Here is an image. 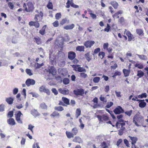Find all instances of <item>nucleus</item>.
Masks as SVG:
<instances>
[{
	"label": "nucleus",
	"instance_id": "nucleus-1",
	"mask_svg": "<svg viewBox=\"0 0 148 148\" xmlns=\"http://www.w3.org/2000/svg\"><path fill=\"white\" fill-rule=\"evenodd\" d=\"M97 117L98 119L99 123L104 121L106 122L109 119V117L105 114L102 115H97Z\"/></svg>",
	"mask_w": 148,
	"mask_h": 148
},
{
	"label": "nucleus",
	"instance_id": "nucleus-2",
	"mask_svg": "<svg viewBox=\"0 0 148 148\" xmlns=\"http://www.w3.org/2000/svg\"><path fill=\"white\" fill-rule=\"evenodd\" d=\"M43 14L42 12H40L39 14H36L34 17V20L36 21L40 22L41 21L42 19Z\"/></svg>",
	"mask_w": 148,
	"mask_h": 148
},
{
	"label": "nucleus",
	"instance_id": "nucleus-3",
	"mask_svg": "<svg viewBox=\"0 0 148 148\" xmlns=\"http://www.w3.org/2000/svg\"><path fill=\"white\" fill-rule=\"evenodd\" d=\"M21 115H23V114L21 113L20 111H19L18 113L16 114V119L17 121L19 123L22 124L23 122L20 119V116Z\"/></svg>",
	"mask_w": 148,
	"mask_h": 148
},
{
	"label": "nucleus",
	"instance_id": "nucleus-4",
	"mask_svg": "<svg viewBox=\"0 0 148 148\" xmlns=\"http://www.w3.org/2000/svg\"><path fill=\"white\" fill-rule=\"evenodd\" d=\"M114 112L116 114H120L124 112V110L120 106H118L114 110Z\"/></svg>",
	"mask_w": 148,
	"mask_h": 148
},
{
	"label": "nucleus",
	"instance_id": "nucleus-5",
	"mask_svg": "<svg viewBox=\"0 0 148 148\" xmlns=\"http://www.w3.org/2000/svg\"><path fill=\"white\" fill-rule=\"evenodd\" d=\"M94 41H87L84 43V45L86 48H90L95 43Z\"/></svg>",
	"mask_w": 148,
	"mask_h": 148
},
{
	"label": "nucleus",
	"instance_id": "nucleus-6",
	"mask_svg": "<svg viewBox=\"0 0 148 148\" xmlns=\"http://www.w3.org/2000/svg\"><path fill=\"white\" fill-rule=\"evenodd\" d=\"M74 94L77 95H82L84 93V90L83 89L81 88L75 90L73 91Z\"/></svg>",
	"mask_w": 148,
	"mask_h": 148
},
{
	"label": "nucleus",
	"instance_id": "nucleus-7",
	"mask_svg": "<svg viewBox=\"0 0 148 148\" xmlns=\"http://www.w3.org/2000/svg\"><path fill=\"white\" fill-rule=\"evenodd\" d=\"M25 83L28 86H29L31 85H34L35 83V81L33 79H28L26 80Z\"/></svg>",
	"mask_w": 148,
	"mask_h": 148
},
{
	"label": "nucleus",
	"instance_id": "nucleus-8",
	"mask_svg": "<svg viewBox=\"0 0 148 148\" xmlns=\"http://www.w3.org/2000/svg\"><path fill=\"white\" fill-rule=\"evenodd\" d=\"M76 56L75 53L73 51H70L68 53V58L70 60L74 59Z\"/></svg>",
	"mask_w": 148,
	"mask_h": 148
},
{
	"label": "nucleus",
	"instance_id": "nucleus-9",
	"mask_svg": "<svg viewBox=\"0 0 148 148\" xmlns=\"http://www.w3.org/2000/svg\"><path fill=\"white\" fill-rule=\"evenodd\" d=\"M48 69V71L50 74H51L53 75L56 74V71L54 67H49Z\"/></svg>",
	"mask_w": 148,
	"mask_h": 148
},
{
	"label": "nucleus",
	"instance_id": "nucleus-10",
	"mask_svg": "<svg viewBox=\"0 0 148 148\" xmlns=\"http://www.w3.org/2000/svg\"><path fill=\"white\" fill-rule=\"evenodd\" d=\"M73 141L75 143H82L83 142L82 140L79 136H76L73 140Z\"/></svg>",
	"mask_w": 148,
	"mask_h": 148
},
{
	"label": "nucleus",
	"instance_id": "nucleus-11",
	"mask_svg": "<svg viewBox=\"0 0 148 148\" xmlns=\"http://www.w3.org/2000/svg\"><path fill=\"white\" fill-rule=\"evenodd\" d=\"M109 145V142L107 141L106 142H103L101 143V146L102 148H108Z\"/></svg>",
	"mask_w": 148,
	"mask_h": 148
},
{
	"label": "nucleus",
	"instance_id": "nucleus-12",
	"mask_svg": "<svg viewBox=\"0 0 148 148\" xmlns=\"http://www.w3.org/2000/svg\"><path fill=\"white\" fill-rule=\"evenodd\" d=\"M128 137L130 138V139L132 140V144L134 145L138 140L137 138L135 137H132L130 136H129Z\"/></svg>",
	"mask_w": 148,
	"mask_h": 148
},
{
	"label": "nucleus",
	"instance_id": "nucleus-13",
	"mask_svg": "<svg viewBox=\"0 0 148 148\" xmlns=\"http://www.w3.org/2000/svg\"><path fill=\"white\" fill-rule=\"evenodd\" d=\"M7 123L10 125H13L16 124L14 119L12 118H10L7 120Z\"/></svg>",
	"mask_w": 148,
	"mask_h": 148
},
{
	"label": "nucleus",
	"instance_id": "nucleus-14",
	"mask_svg": "<svg viewBox=\"0 0 148 148\" xmlns=\"http://www.w3.org/2000/svg\"><path fill=\"white\" fill-rule=\"evenodd\" d=\"M59 92L63 94H67L69 93V91L67 89H63L62 88H59L58 90Z\"/></svg>",
	"mask_w": 148,
	"mask_h": 148
},
{
	"label": "nucleus",
	"instance_id": "nucleus-15",
	"mask_svg": "<svg viewBox=\"0 0 148 148\" xmlns=\"http://www.w3.org/2000/svg\"><path fill=\"white\" fill-rule=\"evenodd\" d=\"M14 100V99L12 97L7 98L5 99L6 101L9 104H12Z\"/></svg>",
	"mask_w": 148,
	"mask_h": 148
},
{
	"label": "nucleus",
	"instance_id": "nucleus-16",
	"mask_svg": "<svg viewBox=\"0 0 148 148\" xmlns=\"http://www.w3.org/2000/svg\"><path fill=\"white\" fill-rule=\"evenodd\" d=\"M125 122H124L122 123H119V122H117L116 123V127L118 128L119 127V125H120L121 126V130L123 131V130L125 129V127H123V126H124L125 125Z\"/></svg>",
	"mask_w": 148,
	"mask_h": 148
},
{
	"label": "nucleus",
	"instance_id": "nucleus-17",
	"mask_svg": "<svg viewBox=\"0 0 148 148\" xmlns=\"http://www.w3.org/2000/svg\"><path fill=\"white\" fill-rule=\"evenodd\" d=\"M144 101V100H140L139 101L140 103L139 104V106L140 107L143 108H144L145 106L146 103Z\"/></svg>",
	"mask_w": 148,
	"mask_h": 148
},
{
	"label": "nucleus",
	"instance_id": "nucleus-18",
	"mask_svg": "<svg viewBox=\"0 0 148 148\" xmlns=\"http://www.w3.org/2000/svg\"><path fill=\"white\" fill-rule=\"evenodd\" d=\"M75 27V25L73 24H72L70 25H67L65 26L64 27V29L66 30L72 29Z\"/></svg>",
	"mask_w": 148,
	"mask_h": 148
},
{
	"label": "nucleus",
	"instance_id": "nucleus-19",
	"mask_svg": "<svg viewBox=\"0 0 148 148\" xmlns=\"http://www.w3.org/2000/svg\"><path fill=\"white\" fill-rule=\"evenodd\" d=\"M64 53L62 52H59L58 57V60H62L64 56Z\"/></svg>",
	"mask_w": 148,
	"mask_h": 148
},
{
	"label": "nucleus",
	"instance_id": "nucleus-20",
	"mask_svg": "<svg viewBox=\"0 0 148 148\" xmlns=\"http://www.w3.org/2000/svg\"><path fill=\"white\" fill-rule=\"evenodd\" d=\"M123 71L125 77H127L129 75L130 72V71L129 70H127L124 69L123 70Z\"/></svg>",
	"mask_w": 148,
	"mask_h": 148
},
{
	"label": "nucleus",
	"instance_id": "nucleus-21",
	"mask_svg": "<svg viewBox=\"0 0 148 148\" xmlns=\"http://www.w3.org/2000/svg\"><path fill=\"white\" fill-rule=\"evenodd\" d=\"M66 134L67 137L69 138H73L74 136V134L73 133L68 131H66Z\"/></svg>",
	"mask_w": 148,
	"mask_h": 148
},
{
	"label": "nucleus",
	"instance_id": "nucleus-22",
	"mask_svg": "<svg viewBox=\"0 0 148 148\" xmlns=\"http://www.w3.org/2000/svg\"><path fill=\"white\" fill-rule=\"evenodd\" d=\"M84 46H78L76 48V50L79 51H84Z\"/></svg>",
	"mask_w": 148,
	"mask_h": 148
},
{
	"label": "nucleus",
	"instance_id": "nucleus-23",
	"mask_svg": "<svg viewBox=\"0 0 148 148\" xmlns=\"http://www.w3.org/2000/svg\"><path fill=\"white\" fill-rule=\"evenodd\" d=\"M62 100L63 101L64 103L66 105L69 104V100L68 99L63 97L62 98Z\"/></svg>",
	"mask_w": 148,
	"mask_h": 148
},
{
	"label": "nucleus",
	"instance_id": "nucleus-24",
	"mask_svg": "<svg viewBox=\"0 0 148 148\" xmlns=\"http://www.w3.org/2000/svg\"><path fill=\"white\" fill-rule=\"evenodd\" d=\"M69 20L67 18H65L63 19L60 22V24L63 25V24L67 22L69 23Z\"/></svg>",
	"mask_w": 148,
	"mask_h": 148
},
{
	"label": "nucleus",
	"instance_id": "nucleus-25",
	"mask_svg": "<svg viewBox=\"0 0 148 148\" xmlns=\"http://www.w3.org/2000/svg\"><path fill=\"white\" fill-rule=\"evenodd\" d=\"M81 113V110L80 108L77 109L76 111L75 116L76 118H77L78 116H80Z\"/></svg>",
	"mask_w": 148,
	"mask_h": 148
},
{
	"label": "nucleus",
	"instance_id": "nucleus-26",
	"mask_svg": "<svg viewBox=\"0 0 148 148\" xmlns=\"http://www.w3.org/2000/svg\"><path fill=\"white\" fill-rule=\"evenodd\" d=\"M50 116L51 117H59L60 116V115L59 113L55 111L53 112V113L51 114Z\"/></svg>",
	"mask_w": 148,
	"mask_h": 148
},
{
	"label": "nucleus",
	"instance_id": "nucleus-27",
	"mask_svg": "<svg viewBox=\"0 0 148 148\" xmlns=\"http://www.w3.org/2000/svg\"><path fill=\"white\" fill-rule=\"evenodd\" d=\"M49 58L52 61L54 62L56 61V56L52 54V53L49 54Z\"/></svg>",
	"mask_w": 148,
	"mask_h": 148
},
{
	"label": "nucleus",
	"instance_id": "nucleus-28",
	"mask_svg": "<svg viewBox=\"0 0 148 148\" xmlns=\"http://www.w3.org/2000/svg\"><path fill=\"white\" fill-rule=\"evenodd\" d=\"M144 75V72L141 70H139L137 71V76L141 78Z\"/></svg>",
	"mask_w": 148,
	"mask_h": 148
},
{
	"label": "nucleus",
	"instance_id": "nucleus-29",
	"mask_svg": "<svg viewBox=\"0 0 148 148\" xmlns=\"http://www.w3.org/2000/svg\"><path fill=\"white\" fill-rule=\"evenodd\" d=\"M35 40L38 45H40L41 43V39L39 37H35L34 38Z\"/></svg>",
	"mask_w": 148,
	"mask_h": 148
},
{
	"label": "nucleus",
	"instance_id": "nucleus-30",
	"mask_svg": "<svg viewBox=\"0 0 148 148\" xmlns=\"http://www.w3.org/2000/svg\"><path fill=\"white\" fill-rule=\"evenodd\" d=\"M135 66L140 69H142L143 68V66L141 63H136L135 64Z\"/></svg>",
	"mask_w": 148,
	"mask_h": 148
},
{
	"label": "nucleus",
	"instance_id": "nucleus-31",
	"mask_svg": "<svg viewBox=\"0 0 148 148\" xmlns=\"http://www.w3.org/2000/svg\"><path fill=\"white\" fill-rule=\"evenodd\" d=\"M46 28V25H44L42 28V29L39 31V33L42 35H43L45 34V29Z\"/></svg>",
	"mask_w": 148,
	"mask_h": 148
},
{
	"label": "nucleus",
	"instance_id": "nucleus-32",
	"mask_svg": "<svg viewBox=\"0 0 148 148\" xmlns=\"http://www.w3.org/2000/svg\"><path fill=\"white\" fill-rule=\"evenodd\" d=\"M136 33L139 35H141L142 34L143 35L144 33L143 31L141 29H137L136 30Z\"/></svg>",
	"mask_w": 148,
	"mask_h": 148
},
{
	"label": "nucleus",
	"instance_id": "nucleus-33",
	"mask_svg": "<svg viewBox=\"0 0 148 148\" xmlns=\"http://www.w3.org/2000/svg\"><path fill=\"white\" fill-rule=\"evenodd\" d=\"M54 109L55 110L59 111H62L64 110L63 108L61 106L55 107Z\"/></svg>",
	"mask_w": 148,
	"mask_h": 148
},
{
	"label": "nucleus",
	"instance_id": "nucleus-34",
	"mask_svg": "<svg viewBox=\"0 0 148 148\" xmlns=\"http://www.w3.org/2000/svg\"><path fill=\"white\" fill-rule=\"evenodd\" d=\"M63 82L64 84L66 85L69 83L70 80L68 78H66L63 79Z\"/></svg>",
	"mask_w": 148,
	"mask_h": 148
},
{
	"label": "nucleus",
	"instance_id": "nucleus-35",
	"mask_svg": "<svg viewBox=\"0 0 148 148\" xmlns=\"http://www.w3.org/2000/svg\"><path fill=\"white\" fill-rule=\"evenodd\" d=\"M100 80V78L98 77H95L93 79V81L94 83H98Z\"/></svg>",
	"mask_w": 148,
	"mask_h": 148
},
{
	"label": "nucleus",
	"instance_id": "nucleus-36",
	"mask_svg": "<svg viewBox=\"0 0 148 148\" xmlns=\"http://www.w3.org/2000/svg\"><path fill=\"white\" fill-rule=\"evenodd\" d=\"M40 106L41 108L43 109H47V106L44 103H41L40 105Z\"/></svg>",
	"mask_w": 148,
	"mask_h": 148
},
{
	"label": "nucleus",
	"instance_id": "nucleus-37",
	"mask_svg": "<svg viewBox=\"0 0 148 148\" xmlns=\"http://www.w3.org/2000/svg\"><path fill=\"white\" fill-rule=\"evenodd\" d=\"M98 55L101 59H103L105 56V53L101 51L99 53Z\"/></svg>",
	"mask_w": 148,
	"mask_h": 148
},
{
	"label": "nucleus",
	"instance_id": "nucleus-38",
	"mask_svg": "<svg viewBox=\"0 0 148 148\" xmlns=\"http://www.w3.org/2000/svg\"><path fill=\"white\" fill-rule=\"evenodd\" d=\"M28 6L29 8V10H32L34 9L33 5L32 3H27Z\"/></svg>",
	"mask_w": 148,
	"mask_h": 148
},
{
	"label": "nucleus",
	"instance_id": "nucleus-39",
	"mask_svg": "<svg viewBox=\"0 0 148 148\" xmlns=\"http://www.w3.org/2000/svg\"><path fill=\"white\" fill-rule=\"evenodd\" d=\"M77 71L80 72H85L86 71V70L83 67H78L77 68Z\"/></svg>",
	"mask_w": 148,
	"mask_h": 148
},
{
	"label": "nucleus",
	"instance_id": "nucleus-40",
	"mask_svg": "<svg viewBox=\"0 0 148 148\" xmlns=\"http://www.w3.org/2000/svg\"><path fill=\"white\" fill-rule=\"evenodd\" d=\"M46 89L44 86L42 85L39 87V90L40 92H44Z\"/></svg>",
	"mask_w": 148,
	"mask_h": 148
},
{
	"label": "nucleus",
	"instance_id": "nucleus-41",
	"mask_svg": "<svg viewBox=\"0 0 148 148\" xmlns=\"http://www.w3.org/2000/svg\"><path fill=\"white\" fill-rule=\"evenodd\" d=\"M147 97V95L145 93H142L141 95H138V97L140 98H142L143 97L146 98Z\"/></svg>",
	"mask_w": 148,
	"mask_h": 148
},
{
	"label": "nucleus",
	"instance_id": "nucleus-42",
	"mask_svg": "<svg viewBox=\"0 0 148 148\" xmlns=\"http://www.w3.org/2000/svg\"><path fill=\"white\" fill-rule=\"evenodd\" d=\"M47 8L49 9H52L53 8V5L51 2H49L47 6Z\"/></svg>",
	"mask_w": 148,
	"mask_h": 148
},
{
	"label": "nucleus",
	"instance_id": "nucleus-43",
	"mask_svg": "<svg viewBox=\"0 0 148 148\" xmlns=\"http://www.w3.org/2000/svg\"><path fill=\"white\" fill-rule=\"evenodd\" d=\"M137 55L140 58V59L145 60L146 59L147 57L143 55H140L139 54H137Z\"/></svg>",
	"mask_w": 148,
	"mask_h": 148
},
{
	"label": "nucleus",
	"instance_id": "nucleus-44",
	"mask_svg": "<svg viewBox=\"0 0 148 148\" xmlns=\"http://www.w3.org/2000/svg\"><path fill=\"white\" fill-rule=\"evenodd\" d=\"M113 103L112 102H108L107 103V105L106 107L107 108H109L111 107L113 105Z\"/></svg>",
	"mask_w": 148,
	"mask_h": 148
},
{
	"label": "nucleus",
	"instance_id": "nucleus-45",
	"mask_svg": "<svg viewBox=\"0 0 148 148\" xmlns=\"http://www.w3.org/2000/svg\"><path fill=\"white\" fill-rule=\"evenodd\" d=\"M80 77L83 78H86L88 77V75L87 74H85L84 73H80Z\"/></svg>",
	"mask_w": 148,
	"mask_h": 148
},
{
	"label": "nucleus",
	"instance_id": "nucleus-46",
	"mask_svg": "<svg viewBox=\"0 0 148 148\" xmlns=\"http://www.w3.org/2000/svg\"><path fill=\"white\" fill-rule=\"evenodd\" d=\"M72 131L73 132V133L74 134V135H76L78 132V130L76 127L73 128L72 129Z\"/></svg>",
	"mask_w": 148,
	"mask_h": 148
},
{
	"label": "nucleus",
	"instance_id": "nucleus-47",
	"mask_svg": "<svg viewBox=\"0 0 148 148\" xmlns=\"http://www.w3.org/2000/svg\"><path fill=\"white\" fill-rule=\"evenodd\" d=\"M26 72L30 76H31L33 75V73H32L31 70L30 69H26Z\"/></svg>",
	"mask_w": 148,
	"mask_h": 148
},
{
	"label": "nucleus",
	"instance_id": "nucleus-48",
	"mask_svg": "<svg viewBox=\"0 0 148 148\" xmlns=\"http://www.w3.org/2000/svg\"><path fill=\"white\" fill-rule=\"evenodd\" d=\"M8 5L9 8L11 10L13 9L14 5L13 3L11 2H9L8 3Z\"/></svg>",
	"mask_w": 148,
	"mask_h": 148
},
{
	"label": "nucleus",
	"instance_id": "nucleus-49",
	"mask_svg": "<svg viewBox=\"0 0 148 148\" xmlns=\"http://www.w3.org/2000/svg\"><path fill=\"white\" fill-rule=\"evenodd\" d=\"M112 5L115 9H116L118 5V3L116 2H113Z\"/></svg>",
	"mask_w": 148,
	"mask_h": 148
},
{
	"label": "nucleus",
	"instance_id": "nucleus-50",
	"mask_svg": "<svg viewBox=\"0 0 148 148\" xmlns=\"http://www.w3.org/2000/svg\"><path fill=\"white\" fill-rule=\"evenodd\" d=\"M61 15L60 13H57L55 16V17L56 19L58 20L61 18Z\"/></svg>",
	"mask_w": 148,
	"mask_h": 148
},
{
	"label": "nucleus",
	"instance_id": "nucleus-51",
	"mask_svg": "<svg viewBox=\"0 0 148 148\" xmlns=\"http://www.w3.org/2000/svg\"><path fill=\"white\" fill-rule=\"evenodd\" d=\"M121 75V73L119 71H116L114 72V74L113 76H112V77H114L115 76L117 75L120 76Z\"/></svg>",
	"mask_w": 148,
	"mask_h": 148
},
{
	"label": "nucleus",
	"instance_id": "nucleus-52",
	"mask_svg": "<svg viewBox=\"0 0 148 148\" xmlns=\"http://www.w3.org/2000/svg\"><path fill=\"white\" fill-rule=\"evenodd\" d=\"M28 129L32 131V132L33 133V129L34 127V126H33L31 124H29L28 126Z\"/></svg>",
	"mask_w": 148,
	"mask_h": 148
},
{
	"label": "nucleus",
	"instance_id": "nucleus-53",
	"mask_svg": "<svg viewBox=\"0 0 148 148\" xmlns=\"http://www.w3.org/2000/svg\"><path fill=\"white\" fill-rule=\"evenodd\" d=\"M18 91V89L17 88H15L13 90V94L14 95H16Z\"/></svg>",
	"mask_w": 148,
	"mask_h": 148
},
{
	"label": "nucleus",
	"instance_id": "nucleus-54",
	"mask_svg": "<svg viewBox=\"0 0 148 148\" xmlns=\"http://www.w3.org/2000/svg\"><path fill=\"white\" fill-rule=\"evenodd\" d=\"M30 93L32 95L33 97H35V98H37L39 96V95L36 93L32 92Z\"/></svg>",
	"mask_w": 148,
	"mask_h": 148
},
{
	"label": "nucleus",
	"instance_id": "nucleus-55",
	"mask_svg": "<svg viewBox=\"0 0 148 148\" xmlns=\"http://www.w3.org/2000/svg\"><path fill=\"white\" fill-rule=\"evenodd\" d=\"M71 66L72 67L74 68V70L76 71H77V68L78 67V66H79V65L78 64H74Z\"/></svg>",
	"mask_w": 148,
	"mask_h": 148
},
{
	"label": "nucleus",
	"instance_id": "nucleus-56",
	"mask_svg": "<svg viewBox=\"0 0 148 148\" xmlns=\"http://www.w3.org/2000/svg\"><path fill=\"white\" fill-rule=\"evenodd\" d=\"M53 26L54 27H58L59 25L58 21H56L53 23Z\"/></svg>",
	"mask_w": 148,
	"mask_h": 148
},
{
	"label": "nucleus",
	"instance_id": "nucleus-57",
	"mask_svg": "<svg viewBox=\"0 0 148 148\" xmlns=\"http://www.w3.org/2000/svg\"><path fill=\"white\" fill-rule=\"evenodd\" d=\"M124 142L127 147H130L128 142L127 139H124Z\"/></svg>",
	"mask_w": 148,
	"mask_h": 148
},
{
	"label": "nucleus",
	"instance_id": "nucleus-58",
	"mask_svg": "<svg viewBox=\"0 0 148 148\" xmlns=\"http://www.w3.org/2000/svg\"><path fill=\"white\" fill-rule=\"evenodd\" d=\"M125 33L126 35L127 36H129L131 35H132V34L131 33L130 31H127V30L126 29H125V31L124 32V34H125Z\"/></svg>",
	"mask_w": 148,
	"mask_h": 148
},
{
	"label": "nucleus",
	"instance_id": "nucleus-59",
	"mask_svg": "<svg viewBox=\"0 0 148 148\" xmlns=\"http://www.w3.org/2000/svg\"><path fill=\"white\" fill-rule=\"evenodd\" d=\"M13 111H10L8 113V116L11 118V117L13 116Z\"/></svg>",
	"mask_w": 148,
	"mask_h": 148
},
{
	"label": "nucleus",
	"instance_id": "nucleus-60",
	"mask_svg": "<svg viewBox=\"0 0 148 148\" xmlns=\"http://www.w3.org/2000/svg\"><path fill=\"white\" fill-rule=\"evenodd\" d=\"M21 95L20 93L18 94L16 96V97L18 101H20L21 100V99L20 98Z\"/></svg>",
	"mask_w": 148,
	"mask_h": 148
},
{
	"label": "nucleus",
	"instance_id": "nucleus-61",
	"mask_svg": "<svg viewBox=\"0 0 148 148\" xmlns=\"http://www.w3.org/2000/svg\"><path fill=\"white\" fill-rule=\"evenodd\" d=\"M132 112V110H130L128 111L125 112V113L127 115L130 116L131 115Z\"/></svg>",
	"mask_w": 148,
	"mask_h": 148
},
{
	"label": "nucleus",
	"instance_id": "nucleus-62",
	"mask_svg": "<svg viewBox=\"0 0 148 148\" xmlns=\"http://www.w3.org/2000/svg\"><path fill=\"white\" fill-rule=\"evenodd\" d=\"M4 110V105L3 104L0 105V111L3 112Z\"/></svg>",
	"mask_w": 148,
	"mask_h": 148
},
{
	"label": "nucleus",
	"instance_id": "nucleus-63",
	"mask_svg": "<svg viewBox=\"0 0 148 148\" xmlns=\"http://www.w3.org/2000/svg\"><path fill=\"white\" fill-rule=\"evenodd\" d=\"M52 92L55 95H56L58 94V92L56 88H53L51 89Z\"/></svg>",
	"mask_w": 148,
	"mask_h": 148
},
{
	"label": "nucleus",
	"instance_id": "nucleus-64",
	"mask_svg": "<svg viewBox=\"0 0 148 148\" xmlns=\"http://www.w3.org/2000/svg\"><path fill=\"white\" fill-rule=\"evenodd\" d=\"M85 56L86 60L88 61H89L90 60V58L89 54L88 53H87L85 54Z\"/></svg>",
	"mask_w": 148,
	"mask_h": 148
}]
</instances>
